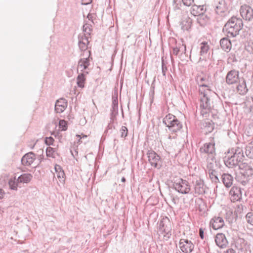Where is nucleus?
<instances>
[{"label":"nucleus","instance_id":"nucleus-33","mask_svg":"<svg viewBox=\"0 0 253 253\" xmlns=\"http://www.w3.org/2000/svg\"><path fill=\"white\" fill-rule=\"evenodd\" d=\"M197 17V22L201 27H205V26H206V14L201 15V16H199Z\"/></svg>","mask_w":253,"mask_h":253},{"label":"nucleus","instance_id":"nucleus-55","mask_svg":"<svg viewBox=\"0 0 253 253\" xmlns=\"http://www.w3.org/2000/svg\"><path fill=\"white\" fill-rule=\"evenodd\" d=\"M111 122L108 124V125L107 126V127H106V130H105V133H107L109 129H111L112 128V125H111Z\"/></svg>","mask_w":253,"mask_h":253},{"label":"nucleus","instance_id":"nucleus-4","mask_svg":"<svg viewBox=\"0 0 253 253\" xmlns=\"http://www.w3.org/2000/svg\"><path fill=\"white\" fill-rule=\"evenodd\" d=\"M163 123L168 127L171 134H175L182 128V123L171 114H168L164 118Z\"/></svg>","mask_w":253,"mask_h":253},{"label":"nucleus","instance_id":"nucleus-35","mask_svg":"<svg viewBox=\"0 0 253 253\" xmlns=\"http://www.w3.org/2000/svg\"><path fill=\"white\" fill-rule=\"evenodd\" d=\"M214 128V123L213 121L207 122V133L211 132Z\"/></svg>","mask_w":253,"mask_h":253},{"label":"nucleus","instance_id":"nucleus-18","mask_svg":"<svg viewBox=\"0 0 253 253\" xmlns=\"http://www.w3.org/2000/svg\"><path fill=\"white\" fill-rule=\"evenodd\" d=\"M67 101L63 98L57 100L55 104V112L57 113H62L67 108Z\"/></svg>","mask_w":253,"mask_h":253},{"label":"nucleus","instance_id":"nucleus-25","mask_svg":"<svg viewBox=\"0 0 253 253\" xmlns=\"http://www.w3.org/2000/svg\"><path fill=\"white\" fill-rule=\"evenodd\" d=\"M220 44L221 48L226 52H229L231 48V42L226 38H224L220 40Z\"/></svg>","mask_w":253,"mask_h":253},{"label":"nucleus","instance_id":"nucleus-46","mask_svg":"<svg viewBox=\"0 0 253 253\" xmlns=\"http://www.w3.org/2000/svg\"><path fill=\"white\" fill-rule=\"evenodd\" d=\"M194 2V0H183V4L186 6H191Z\"/></svg>","mask_w":253,"mask_h":253},{"label":"nucleus","instance_id":"nucleus-41","mask_svg":"<svg viewBox=\"0 0 253 253\" xmlns=\"http://www.w3.org/2000/svg\"><path fill=\"white\" fill-rule=\"evenodd\" d=\"M246 219L248 223L253 225V213L249 212L246 216Z\"/></svg>","mask_w":253,"mask_h":253},{"label":"nucleus","instance_id":"nucleus-27","mask_svg":"<svg viewBox=\"0 0 253 253\" xmlns=\"http://www.w3.org/2000/svg\"><path fill=\"white\" fill-rule=\"evenodd\" d=\"M54 169L59 181L60 182H64L65 181V173L61 167L59 165L56 164L54 166Z\"/></svg>","mask_w":253,"mask_h":253},{"label":"nucleus","instance_id":"nucleus-42","mask_svg":"<svg viewBox=\"0 0 253 253\" xmlns=\"http://www.w3.org/2000/svg\"><path fill=\"white\" fill-rule=\"evenodd\" d=\"M183 0H173V6L174 9H179L182 5Z\"/></svg>","mask_w":253,"mask_h":253},{"label":"nucleus","instance_id":"nucleus-23","mask_svg":"<svg viewBox=\"0 0 253 253\" xmlns=\"http://www.w3.org/2000/svg\"><path fill=\"white\" fill-rule=\"evenodd\" d=\"M204 5H194L192 6L191 13L195 16H199L201 15H205L206 9L204 8Z\"/></svg>","mask_w":253,"mask_h":253},{"label":"nucleus","instance_id":"nucleus-61","mask_svg":"<svg viewBox=\"0 0 253 253\" xmlns=\"http://www.w3.org/2000/svg\"><path fill=\"white\" fill-rule=\"evenodd\" d=\"M86 137H87L86 135H83V136L82 137V139L85 138H86Z\"/></svg>","mask_w":253,"mask_h":253},{"label":"nucleus","instance_id":"nucleus-31","mask_svg":"<svg viewBox=\"0 0 253 253\" xmlns=\"http://www.w3.org/2000/svg\"><path fill=\"white\" fill-rule=\"evenodd\" d=\"M118 113V106H112L110 113V122L113 123L116 118V116Z\"/></svg>","mask_w":253,"mask_h":253},{"label":"nucleus","instance_id":"nucleus-38","mask_svg":"<svg viewBox=\"0 0 253 253\" xmlns=\"http://www.w3.org/2000/svg\"><path fill=\"white\" fill-rule=\"evenodd\" d=\"M121 133V137L122 138H126L128 134L127 128L125 126H122L120 130Z\"/></svg>","mask_w":253,"mask_h":253},{"label":"nucleus","instance_id":"nucleus-26","mask_svg":"<svg viewBox=\"0 0 253 253\" xmlns=\"http://www.w3.org/2000/svg\"><path fill=\"white\" fill-rule=\"evenodd\" d=\"M33 176L30 173H23L17 178V182L20 183H28L32 179Z\"/></svg>","mask_w":253,"mask_h":253},{"label":"nucleus","instance_id":"nucleus-11","mask_svg":"<svg viewBox=\"0 0 253 253\" xmlns=\"http://www.w3.org/2000/svg\"><path fill=\"white\" fill-rule=\"evenodd\" d=\"M242 17L246 21H251L253 19V9L249 5L244 4L240 8Z\"/></svg>","mask_w":253,"mask_h":253},{"label":"nucleus","instance_id":"nucleus-59","mask_svg":"<svg viewBox=\"0 0 253 253\" xmlns=\"http://www.w3.org/2000/svg\"><path fill=\"white\" fill-rule=\"evenodd\" d=\"M121 181H122V182H126V179L125 177H123L122 178V179H121Z\"/></svg>","mask_w":253,"mask_h":253},{"label":"nucleus","instance_id":"nucleus-17","mask_svg":"<svg viewBox=\"0 0 253 253\" xmlns=\"http://www.w3.org/2000/svg\"><path fill=\"white\" fill-rule=\"evenodd\" d=\"M35 159V154L33 152H30L26 153L22 157L21 163L23 166H29L34 162Z\"/></svg>","mask_w":253,"mask_h":253},{"label":"nucleus","instance_id":"nucleus-15","mask_svg":"<svg viewBox=\"0 0 253 253\" xmlns=\"http://www.w3.org/2000/svg\"><path fill=\"white\" fill-rule=\"evenodd\" d=\"M179 246L181 251L185 253L191 252L194 248V245L190 241L183 238L180 239Z\"/></svg>","mask_w":253,"mask_h":253},{"label":"nucleus","instance_id":"nucleus-28","mask_svg":"<svg viewBox=\"0 0 253 253\" xmlns=\"http://www.w3.org/2000/svg\"><path fill=\"white\" fill-rule=\"evenodd\" d=\"M216 245L220 249H224L229 245V242L227 238H215Z\"/></svg>","mask_w":253,"mask_h":253},{"label":"nucleus","instance_id":"nucleus-29","mask_svg":"<svg viewBox=\"0 0 253 253\" xmlns=\"http://www.w3.org/2000/svg\"><path fill=\"white\" fill-rule=\"evenodd\" d=\"M200 110L199 108L198 109V110L196 111V116H197L198 122H197V123H198V126L202 129H205L206 128V126L205 125V124L206 123V119H205L204 117L203 118L200 117Z\"/></svg>","mask_w":253,"mask_h":253},{"label":"nucleus","instance_id":"nucleus-32","mask_svg":"<svg viewBox=\"0 0 253 253\" xmlns=\"http://www.w3.org/2000/svg\"><path fill=\"white\" fill-rule=\"evenodd\" d=\"M9 187L12 190H17V188L19 186V183L17 182V179H16L15 177L13 179L11 178L8 182Z\"/></svg>","mask_w":253,"mask_h":253},{"label":"nucleus","instance_id":"nucleus-62","mask_svg":"<svg viewBox=\"0 0 253 253\" xmlns=\"http://www.w3.org/2000/svg\"><path fill=\"white\" fill-rule=\"evenodd\" d=\"M227 219L228 220V221H229V222L232 221V219H231L230 218H227Z\"/></svg>","mask_w":253,"mask_h":253},{"label":"nucleus","instance_id":"nucleus-22","mask_svg":"<svg viewBox=\"0 0 253 253\" xmlns=\"http://www.w3.org/2000/svg\"><path fill=\"white\" fill-rule=\"evenodd\" d=\"M239 84L237 86V91L241 95H245L248 91L246 83L244 79H242L239 82Z\"/></svg>","mask_w":253,"mask_h":253},{"label":"nucleus","instance_id":"nucleus-53","mask_svg":"<svg viewBox=\"0 0 253 253\" xmlns=\"http://www.w3.org/2000/svg\"><path fill=\"white\" fill-rule=\"evenodd\" d=\"M76 137H77V138L78 139V141H77V143H78V144H81V143L82 142V141L81 140V139H82V136H81L80 135L77 134V135H76Z\"/></svg>","mask_w":253,"mask_h":253},{"label":"nucleus","instance_id":"nucleus-12","mask_svg":"<svg viewBox=\"0 0 253 253\" xmlns=\"http://www.w3.org/2000/svg\"><path fill=\"white\" fill-rule=\"evenodd\" d=\"M229 194L232 202L238 201L242 199V193L241 189L238 186H233L230 190Z\"/></svg>","mask_w":253,"mask_h":253},{"label":"nucleus","instance_id":"nucleus-19","mask_svg":"<svg viewBox=\"0 0 253 253\" xmlns=\"http://www.w3.org/2000/svg\"><path fill=\"white\" fill-rule=\"evenodd\" d=\"M224 222L222 218L220 217H214L212 218L210 222V225L214 230H217L223 226Z\"/></svg>","mask_w":253,"mask_h":253},{"label":"nucleus","instance_id":"nucleus-43","mask_svg":"<svg viewBox=\"0 0 253 253\" xmlns=\"http://www.w3.org/2000/svg\"><path fill=\"white\" fill-rule=\"evenodd\" d=\"M96 15L94 13L89 12L87 16V18L93 24H94V20H96Z\"/></svg>","mask_w":253,"mask_h":253},{"label":"nucleus","instance_id":"nucleus-40","mask_svg":"<svg viewBox=\"0 0 253 253\" xmlns=\"http://www.w3.org/2000/svg\"><path fill=\"white\" fill-rule=\"evenodd\" d=\"M246 155L250 158H253V147L247 146L246 147Z\"/></svg>","mask_w":253,"mask_h":253},{"label":"nucleus","instance_id":"nucleus-64","mask_svg":"<svg viewBox=\"0 0 253 253\" xmlns=\"http://www.w3.org/2000/svg\"><path fill=\"white\" fill-rule=\"evenodd\" d=\"M229 214H230L231 215L233 216V215H232V212H230V213H229Z\"/></svg>","mask_w":253,"mask_h":253},{"label":"nucleus","instance_id":"nucleus-39","mask_svg":"<svg viewBox=\"0 0 253 253\" xmlns=\"http://www.w3.org/2000/svg\"><path fill=\"white\" fill-rule=\"evenodd\" d=\"M59 127L63 131L67 129V124L66 121L64 120H60L59 123Z\"/></svg>","mask_w":253,"mask_h":253},{"label":"nucleus","instance_id":"nucleus-49","mask_svg":"<svg viewBox=\"0 0 253 253\" xmlns=\"http://www.w3.org/2000/svg\"><path fill=\"white\" fill-rule=\"evenodd\" d=\"M179 52V49L177 47H174L172 49V54L175 55H177Z\"/></svg>","mask_w":253,"mask_h":253},{"label":"nucleus","instance_id":"nucleus-10","mask_svg":"<svg viewBox=\"0 0 253 253\" xmlns=\"http://www.w3.org/2000/svg\"><path fill=\"white\" fill-rule=\"evenodd\" d=\"M89 43L88 38L86 36L85 34H80L78 36V46L80 50L83 52L81 54L82 56H84L85 54H87L88 45Z\"/></svg>","mask_w":253,"mask_h":253},{"label":"nucleus","instance_id":"nucleus-5","mask_svg":"<svg viewBox=\"0 0 253 253\" xmlns=\"http://www.w3.org/2000/svg\"><path fill=\"white\" fill-rule=\"evenodd\" d=\"M233 153V155L225 156L224 158L225 165L228 168H233L238 165L244 157L243 151L241 148H237Z\"/></svg>","mask_w":253,"mask_h":253},{"label":"nucleus","instance_id":"nucleus-1","mask_svg":"<svg viewBox=\"0 0 253 253\" xmlns=\"http://www.w3.org/2000/svg\"><path fill=\"white\" fill-rule=\"evenodd\" d=\"M214 142L212 140L207 144V153H208V157L207 158V167L209 169L210 178L212 182L217 183L219 182L217 171L218 167L214 159Z\"/></svg>","mask_w":253,"mask_h":253},{"label":"nucleus","instance_id":"nucleus-13","mask_svg":"<svg viewBox=\"0 0 253 253\" xmlns=\"http://www.w3.org/2000/svg\"><path fill=\"white\" fill-rule=\"evenodd\" d=\"M239 74V72L235 70L229 71L226 77V83L228 84H232L238 83L240 81Z\"/></svg>","mask_w":253,"mask_h":253},{"label":"nucleus","instance_id":"nucleus-36","mask_svg":"<svg viewBox=\"0 0 253 253\" xmlns=\"http://www.w3.org/2000/svg\"><path fill=\"white\" fill-rule=\"evenodd\" d=\"M92 30V25L86 23L83 26V31L86 33L85 35H90Z\"/></svg>","mask_w":253,"mask_h":253},{"label":"nucleus","instance_id":"nucleus-9","mask_svg":"<svg viewBox=\"0 0 253 253\" xmlns=\"http://www.w3.org/2000/svg\"><path fill=\"white\" fill-rule=\"evenodd\" d=\"M146 155L147 156L148 161L151 166L159 169L162 166V161L161 158L154 151L148 150Z\"/></svg>","mask_w":253,"mask_h":253},{"label":"nucleus","instance_id":"nucleus-56","mask_svg":"<svg viewBox=\"0 0 253 253\" xmlns=\"http://www.w3.org/2000/svg\"><path fill=\"white\" fill-rule=\"evenodd\" d=\"M4 195V192L1 189H0V199H2Z\"/></svg>","mask_w":253,"mask_h":253},{"label":"nucleus","instance_id":"nucleus-6","mask_svg":"<svg viewBox=\"0 0 253 253\" xmlns=\"http://www.w3.org/2000/svg\"><path fill=\"white\" fill-rule=\"evenodd\" d=\"M171 223L169 219L167 217H163L159 223L158 234L159 236L163 237H170L171 235Z\"/></svg>","mask_w":253,"mask_h":253},{"label":"nucleus","instance_id":"nucleus-58","mask_svg":"<svg viewBox=\"0 0 253 253\" xmlns=\"http://www.w3.org/2000/svg\"><path fill=\"white\" fill-rule=\"evenodd\" d=\"M207 114H208V116L207 117H209L210 116H212V113L211 112H209L208 113L207 112Z\"/></svg>","mask_w":253,"mask_h":253},{"label":"nucleus","instance_id":"nucleus-45","mask_svg":"<svg viewBox=\"0 0 253 253\" xmlns=\"http://www.w3.org/2000/svg\"><path fill=\"white\" fill-rule=\"evenodd\" d=\"M54 139L52 137H46L45 139V143L47 145H53Z\"/></svg>","mask_w":253,"mask_h":253},{"label":"nucleus","instance_id":"nucleus-51","mask_svg":"<svg viewBox=\"0 0 253 253\" xmlns=\"http://www.w3.org/2000/svg\"><path fill=\"white\" fill-rule=\"evenodd\" d=\"M200 151L202 153H206V144L200 148Z\"/></svg>","mask_w":253,"mask_h":253},{"label":"nucleus","instance_id":"nucleus-50","mask_svg":"<svg viewBox=\"0 0 253 253\" xmlns=\"http://www.w3.org/2000/svg\"><path fill=\"white\" fill-rule=\"evenodd\" d=\"M92 0H82V4L87 5L92 2Z\"/></svg>","mask_w":253,"mask_h":253},{"label":"nucleus","instance_id":"nucleus-60","mask_svg":"<svg viewBox=\"0 0 253 253\" xmlns=\"http://www.w3.org/2000/svg\"><path fill=\"white\" fill-rule=\"evenodd\" d=\"M223 235V234H222V233H217V234H216V235L215 237H216V238H217V237H218V236L219 235L221 236V235Z\"/></svg>","mask_w":253,"mask_h":253},{"label":"nucleus","instance_id":"nucleus-8","mask_svg":"<svg viewBox=\"0 0 253 253\" xmlns=\"http://www.w3.org/2000/svg\"><path fill=\"white\" fill-rule=\"evenodd\" d=\"M199 92L200 94V104H199V110H200V117H204V115L206 114V108L205 107L204 103L206 102V84H200Z\"/></svg>","mask_w":253,"mask_h":253},{"label":"nucleus","instance_id":"nucleus-20","mask_svg":"<svg viewBox=\"0 0 253 253\" xmlns=\"http://www.w3.org/2000/svg\"><path fill=\"white\" fill-rule=\"evenodd\" d=\"M195 193L198 194H204L206 192V186L203 180H197L195 184Z\"/></svg>","mask_w":253,"mask_h":253},{"label":"nucleus","instance_id":"nucleus-48","mask_svg":"<svg viewBox=\"0 0 253 253\" xmlns=\"http://www.w3.org/2000/svg\"><path fill=\"white\" fill-rule=\"evenodd\" d=\"M223 253H236V252L232 248L228 249L224 251Z\"/></svg>","mask_w":253,"mask_h":253},{"label":"nucleus","instance_id":"nucleus-34","mask_svg":"<svg viewBox=\"0 0 253 253\" xmlns=\"http://www.w3.org/2000/svg\"><path fill=\"white\" fill-rule=\"evenodd\" d=\"M118 91L115 90L112 94V104L113 106H118Z\"/></svg>","mask_w":253,"mask_h":253},{"label":"nucleus","instance_id":"nucleus-21","mask_svg":"<svg viewBox=\"0 0 253 253\" xmlns=\"http://www.w3.org/2000/svg\"><path fill=\"white\" fill-rule=\"evenodd\" d=\"M227 9V4L225 0H217L215 4V11L217 14L224 12Z\"/></svg>","mask_w":253,"mask_h":253},{"label":"nucleus","instance_id":"nucleus-3","mask_svg":"<svg viewBox=\"0 0 253 253\" xmlns=\"http://www.w3.org/2000/svg\"><path fill=\"white\" fill-rule=\"evenodd\" d=\"M201 45L200 51L201 57H200L199 60L198 62V69L199 71L201 72L202 75H197L196 79V81L199 85H200V84H206V76L204 74V73L206 71V69L205 68V64L206 62V56H205V53L206 52V42H201Z\"/></svg>","mask_w":253,"mask_h":253},{"label":"nucleus","instance_id":"nucleus-47","mask_svg":"<svg viewBox=\"0 0 253 253\" xmlns=\"http://www.w3.org/2000/svg\"><path fill=\"white\" fill-rule=\"evenodd\" d=\"M162 73L164 76L166 75V71H167V67L165 65L164 63V60L162 59Z\"/></svg>","mask_w":253,"mask_h":253},{"label":"nucleus","instance_id":"nucleus-54","mask_svg":"<svg viewBox=\"0 0 253 253\" xmlns=\"http://www.w3.org/2000/svg\"><path fill=\"white\" fill-rule=\"evenodd\" d=\"M199 211L201 212V214H204L205 213V211L204 210V208H202V206L201 205H199Z\"/></svg>","mask_w":253,"mask_h":253},{"label":"nucleus","instance_id":"nucleus-24","mask_svg":"<svg viewBox=\"0 0 253 253\" xmlns=\"http://www.w3.org/2000/svg\"><path fill=\"white\" fill-rule=\"evenodd\" d=\"M221 179L223 183L227 188L231 187L233 184V177L230 174L223 173L222 175Z\"/></svg>","mask_w":253,"mask_h":253},{"label":"nucleus","instance_id":"nucleus-44","mask_svg":"<svg viewBox=\"0 0 253 253\" xmlns=\"http://www.w3.org/2000/svg\"><path fill=\"white\" fill-rule=\"evenodd\" d=\"M78 146H73L70 148V152L74 158H75L78 155Z\"/></svg>","mask_w":253,"mask_h":253},{"label":"nucleus","instance_id":"nucleus-16","mask_svg":"<svg viewBox=\"0 0 253 253\" xmlns=\"http://www.w3.org/2000/svg\"><path fill=\"white\" fill-rule=\"evenodd\" d=\"M87 53V54H85L84 56H85V57L80 59L78 62V67L82 68V71H83L88 68L90 65V59H92L90 51L88 50Z\"/></svg>","mask_w":253,"mask_h":253},{"label":"nucleus","instance_id":"nucleus-30","mask_svg":"<svg viewBox=\"0 0 253 253\" xmlns=\"http://www.w3.org/2000/svg\"><path fill=\"white\" fill-rule=\"evenodd\" d=\"M77 84L79 87H84V84L85 81V76L84 73L80 74L77 78Z\"/></svg>","mask_w":253,"mask_h":253},{"label":"nucleus","instance_id":"nucleus-37","mask_svg":"<svg viewBox=\"0 0 253 253\" xmlns=\"http://www.w3.org/2000/svg\"><path fill=\"white\" fill-rule=\"evenodd\" d=\"M55 152V149L51 147H48L46 149V153L47 157L54 158V155Z\"/></svg>","mask_w":253,"mask_h":253},{"label":"nucleus","instance_id":"nucleus-57","mask_svg":"<svg viewBox=\"0 0 253 253\" xmlns=\"http://www.w3.org/2000/svg\"><path fill=\"white\" fill-rule=\"evenodd\" d=\"M175 138H176V135L171 136V135L169 134L168 136L169 139H174Z\"/></svg>","mask_w":253,"mask_h":253},{"label":"nucleus","instance_id":"nucleus-2","mask_svg":"<svg viewBox=\"0 0 253 253\" xmlns=\"http://www.w3.org/2000/svg\"><path fill=\"white\" fill-rule=\"evenodd\" d=\"M243 26L242 19L233 16L225 24L223 30L227 33L228 37H234L239 34Z\"/></svg>","mask_w":253,"mask_h":253},{"label":"nucleus","instance_id":"nucleus-14","mask_svg":"<svg viewBox=\"0 0 253 253\" xmlns=\"http://www.w3.org/2000/svg\"><path fill=\"white\" fill-rule=\"evenodd\" d=\"M241 173L245 177H249L253 175V167L251 165L244 163L239 165Z\"/></svg>","mask_w":253,"mask_h":253},{"label":"nucleus","instance_id":"nucleus-52","mask_svg":"<svg viewBox=\"0 0 253 253\" xmlns=\"http://www.w3.org/2000/svg\"><path fill=\"white\" fill-rule=\"evenodd\" d=\"M199 235H200V237H204V229H203L202 228H200Z\"/></svg>","mask_w":253,"mask_h":253},{"label":"nucleus","instance_id":"nucleus-7","mask_svg":"<svg viewBox=\"0 0 253 253\" xmlns=\"http://www.w3.org/2000/svg\"><path fill=\"white\" fill-rule=\"evenodd\" d=\"M172 187L176 191L181 194L189 193L191 189L188 182L180 178H176L173 180Z\"/></svg>","mask_w":253,"mask_h":253},{"label":"nucleus","instance_id":"nucleus-63","mask_svg":"<svg viewBox=\"0 0 253 253\" xmlns=\"http://www.w3.org/2000/svg\"><path fill=\"white\" fill-rule=\"evenodd\" d=\"M170 58H171V61H172V62H173V58H172V56H171V57H170Z\"/></svg>","mask_w":253,"mask_h":253}]
</instances>
